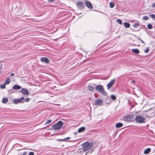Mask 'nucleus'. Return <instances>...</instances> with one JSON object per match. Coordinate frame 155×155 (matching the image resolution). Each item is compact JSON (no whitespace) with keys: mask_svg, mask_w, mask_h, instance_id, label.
Returning a JSON list of instances; mask_svg holds the SVG:
<instances>
[{"mask_svg":"<svg viewBox=\"0 0 155 155\" xmlns=\"http://www.w3.org/2000/svg\"><path fill=\"white\" fill-rule=\"evenodd\" d=\"M95 89L100 93H101L104 96L107 97L106 92L105 91L103 87L101 85H97L95 87Z\"/></svg>","mask_w":155,"mask_h":155,"instance_id":"f257e3e1","label":"nucleus"},{"mask_svg":"<svg viewBox=\"0 0 155 155\" xmlns=\"http://www.w3.org/2000/svg\"><path fill=\"white\" fill-rule=\"evenodd\" d=\"M63 124V122L60 120L57 122L55 124L53 125L52 127L54 130H60Z\"/></svg>","mask_w":155,"mask_h":155,"instance_id":"f03ea898","label":"nucleus"},{"mask_svg":"<svg viewBox=\"0 0 155 155\" xmlns=\"http://www.w3.org/2000/svg\"><path fill=\"white\" fill-rule=\"evenodd\" d=\"M136 121L139 123H143L145 122V118L141 116H137L135 118Z\"/></svg>","mask_w":155,"mask_h":155,"instance_id":"7ed1b4c3","label":"nucleus"},{"mask_svg":"<svg viewBox=\"0 0 155 155\" xmlns=\"http://www.w3.org/2000/svg\"><path fill=\"white\" fill-rule=\"evenodd\" d=\"M25 102V98L24 97H21L20 98H16L14 99L13 102L15 104L18 103H23Z\"/></svg>","mask_w":155,"mask_h":155,"instance_id":"20e7f679","label":"nucleus"},{"mask_svg":"<svg viewBox=\"0 0 155 155\" xmlns=\"http://www.w3.org/2000/svg\"><path fill=\"white\" fill-rule=\"evenodd\" d=\"M133 118V115H129L123 117L122 119L125 121H130Z\"/></svg>","mask_w":155,"mask_h":155,"instance_id":"39448f33","label":"nucleus"},{"mask_svg":"<svg viewBox=\"0 0 155 155\" xmlns=\"http://www.w3.org/2000/svg\"><path fill=\"white\" fill-rule=\"evenodd\" d=\"M83 145V150L84 151H87L91 148L90 143L88 142L84 143Z\"/></svg>","mask_w":155,"mask_h":155,"instance_id":"423d86ee","label":"nucleus"},{"mask_svg":"<svg viewBox=\"0 0 155 155\" xmlns=\"http://www.w3.org/2000/svg\"><path fill=\"white\" fill-rule=\"evenodd\" d=\"M95 105L96 106L103 105V101L100 98L96 99L95 101Z\"/></svg>","mask_w":155,"mask_h":155,"instance_id":"0eeeda50","label":"nucleus"},{"mask_svg":"<svg viewBox=\"0 0 155 155\" xmlns=\"http://www.w3.org/2000/svg\"><path fill=\"white\" fill-rule=\"evenodd\" d=\"M77 6L79 9H82L84 8V4L81 2H77Z\"/></svg>","mask_w":155,"mask_h":155,"instance_id":"6e6552de","label":"nucleus"},{"mask_svg":"<svg viewBox=\"0 0 155 155\" xmlns=\"http://www.w3.org/2000/svg\"><path fill=\"white\" fill-rule=\"evenodd\" d=\"M115 81V80L114 79L107 84V88L108 90L109 89L112 87L114 84Z\"/></svg>","mask_w":155,"mask_h":155,"instance_id":"1a4fd4ad","label":"nucleus"},{"mask_svg":"<svg viewBox=\"0 0 155 155\" xmlns=\"http://www.w3.org/2000/svg\"><path fill=\"white\" fill-rule=\"evenodd\" d=\"M85 4L88 8L91 9L93 8L92 5L89 1H86L85 2Z\"/></svg>","mask_w":155,"mask_h":155,"instance_id":"9d476101","label":"nucleus"},{"mask_svg":"<svg viewBox=\"0 0 155 155\" xmlns=\"http://www.w3.org/2000/svg\"><path fill=\"white\" fill-rule=\"evenodd\" d=\"M21 93L25 95H28L29 94L28 91L25 88H22L21 90Z\"/></svg>","mask_w":155,"mask_h":155,"instance_id":"9b49d317","label":"nucleus"},{"mask_svg":"<svg viewBox=\"0 0 155 155\" xmlns=\"http://www.w3.org/2000/svg\"><path fill=\"white\" fill-rule=\"evenodd\" d=\"M41 60L42 62H45L46 63H49V60L45 57H42L41 59Z\"/></svg>","mask_w":155,"mask_h":155,"instance_id":"f8f14e48","label":"nucleus"},{"mask_svg":"<svg viewBox=\"0 0 155 155\" xmlns=\"http://www.w3.org/2000/svg\"><path fill=\"white\" fill-rule=\"evenodd\" d=\"M123 124L122 123H118L115 125L116 127L117 128H120L123 126Z\"/></svg>","mask_w":155,"mask_h":155,"instance_id":"ddd939ff","label":"nucleus"},{"mask_svg":"<svg viewBox=\"0 0 155 155\" xmlns=\"http://www.w3.org/2000/svg\"><path fill=\"white\" fill-rule=\"evenodd\" d=\"M11 82V80L9 78H8L4 83L6 85L10 84Z\"/></svg>","mask_w":155,"mask_h":155,"instance_id":"4468645a","label":"nucleus"},{"mask_svg":"<svg viewBox=\"0 0 155 155\" xmlns=\"http://www.w3.org/2000/svg\"><path fill=\"white\" fill-rule=\"evenodd\" d=\"M8 101V99L7 97H4L2 100V102L3 103L5 104Z\"/></svg>","mask_w":155,"mask_h":155,"instance_id":"2eb2a0df","label":"nucleus"},{"mask_svg":"<svg viewBox=\"0 0 155 155\" xmlns=\"http://www.w3.org/2000/svg\"><path fill=\"white\" fill-rule=\"evenodd\" d=\"M132 51L136 54H138L140 53L139 51L137 49H133L132 50Z\"/></svg>","mask_w":155,"mask_h":155,"instance_id":"dca6fc26","label":"nucleus"},{"mask_svg":"<svg viewBox=\"0 0 155 155\" xmlns=\"http://www.w3.org/2000/svg\"><path fill=\"white\" fill-rule=\"evenodd\" d=\"M85 127H82L78 129V133L84 131L85 130Z\"/></svg>","mask_w":155,"mask_h":155,"instance_id":"f3484780","label":"nucleus"},{"mask_svg":"<svg viewBox=\"0 0 155 155\" xmlns=\"http://www.w3.org/2000/svg\"><path fill=\"white\" fill-rule=\"evenodd\" d=\"M12 88L14 89H19L21 88V87L18 85H15Z\"/></svg>","mask_w":155,"mask_h":155,"instance_id":"a211bd4d","label":"nucleus"},{"mask_svg":"<svg viewBox=\"0 0 155 155\" xmlns=\"http://www.w3.org/2000/svg\"><path fill=\"white\" fill-rule=\"evenodd\" d=\"M151 149L150 148H148L147 149L144 151V153L145 154H148L149 153Z\"/></svg>","mask_w":155,"mask_h":155,"instance_id":"6ab92c4d","label":"nucleus"},{"mask_svg":"<svg viewBox=\"0 0 155 155\" xmlns=\"http://www.w3.org/2000/svg\"><path fill=\"white\" fill-rule=\"evenodd\" d=\"M124 27L126 28H128L130 27V25L129 23H124Z\"/></svg>","mask_w":155,"mask_h":155,"instance_id":"aec40b11","label":"nucleus"},{"mask_svg":"<svg viewBox=\"0 0 155 155\" xmlns=\"http://www.w3.org/2000/svg\"><path fill=\"white\" fill-rule=\"evenodd\" d=\"M87 88L89 91H93L94 89V88L91 85L88 86Z\"/></svg>","mask_w":155,"mask_h":155,"instance_id":"412c9836","label":"nucleus"},{"mask_svg":"<svg viewBox=\"0 0 155 155\" xmlns=\"http://www.w3.org/2000/svg\"><path fill=\"white\" fill-rule=\"evenodd\" d=\"M109 5L110 8H113L114 7L115 4L113 2H110V3Z\"/></svg>","mask_w":155,"mask_h":155,"instance_id":"4be33fe9","label":"nucleus"},{"mask_svg":"<svg viewBox=\"0 0 155 155\" xmlns=\"http://www.w3.org/2000/svg\"><path fill=\"white\" fill-rule=\"evenodd\" d=\"M149 16L152 18L153 19H154V20L155 21V15L153 14H151L149 15Z\"/></svg>","mask_w":155,"mask_h":155,"instance_id":"5701e85b","label":"nucleus"},{"mask_svg":"<svg viewBox=\"0 0 155 155\" xmlns=\"http://www.w3.org/2000/svg\"><path fill=\"white\" fill-rule=\"evenodd\" d=\"M6 85L4 83L3 84L0 85V87L1 89H4L6 87Z\"/></svg>","mask_w":155,"mask_h":155,"instance_id":"b1692460","label":"nucleus"},{"mask_svg":"<svg viewBox=\"0 0 155 155\" xmlns=\"http://www.w3.org/2000/svg\"><path fill=\"white\" fill-rule=\"evenodd\" d=\"M117 22L119 24L121 25L122 23V20L119 19H118L117 20Z\"/></svg>","mask_w":155,"mask_h":155,"instance_id":"393cba45","label":"nucleus"},{"mask_svg":"<svg viewBox=\"0 0 155 155\" xmlns=\"http://www.w3.org/2000/svg\"><path fill=\"white\" fill-rule=\"evenodd\" d=\"M111 98L113 100H114L116 99L115 96L114 95H112L111 96Z\"/></svg>","mask_w":155,"mask_h":155,"instance_id":"a878e982","label":"nucleus"},{"mask_svg":"<svg viewBox=\"0 0 155 155\" xmlns=\"http://www.w3.org/2000/svg\"><path fill=\"white\" fill-rule=\"evenodd\" d=\"M51 120H48L47 121L45 122V125H47L50 123H51Z\"/></svg>","mask_w":155,"mask_h":155,"instance_id":"bb28decb","label":"nucleus"},{"mask_svg":"<svg viewBox=\"0 0 155 155\" xmlns=\"http://www.w3.org/2000/svg\"><path fill=\"white\" fill-rule=\"evenodd\" d=\"M147 28L149 29H151L152 28V25L151 24H148L147 25Z\"/></svg>","mask_w":155,"mask_h":155,"instance_id":"cd10ccee","label":"nucleus"},{"mask_svg":"<svg viewBox=\"0 0 155 155\" xmlns=\"http://www.w3.org/2000/svg\"><path fill=\"white\" fill-rule=\"evenodd\" d=\"M148 19H149L148 17L147 16H144L143 17V19L145 20H148Z\"/></svg>","mask_w":155,"mask_h":155,"instance_id":"c85d7f7f","label":"nucleus"},{"mask_svg":"<svg viewBox=\"0 0 155 155\" xmlns=\"http://www.w3.org/2000/svg\"><path fill=\"white\" fill-rule=\"evenodd\" d=\"M138 39L143 44V45H145L144 42L140 38H138Z\"/></svg>","mask_w":155,"mask_h":155,"instance_id":"c756f323","label":"nucleus"},{"mask_svg":"<svg viewBox=\"0 0 155 155\" xmlns=\"http://www.w3.org/2000/svg\"><path fill=\"white\" fill-rule=\"evenodd\" d=\"M139 25V24L138 23H135L133 25V27L135 28H136Z\"/></svg>","mask_w":155,"mask_h":155,"instance_id":"7c9ffc66","label":"nucleus"},{"mask_svg":"<svg viewBox=\"0 0 155 155\" xmlns=\"http://www.w3.org/2000/svg\"><path fill=\"white\" fill-rule=\"evenodd\" d=\"M149 48H147V49L144 51V52L145 53H147L149 51Z\"/></svg>","mask_w":155,"mask_h":155,"instance_id":"2f4dec72","label":"nucleus"},{"mask_svg":"<svg viewBox=\"0 0 155 155\" xmlns=\"http://www.w3.org/2000/svg\"><path fill=\"white\" fill-rule=\"evenodd\" d=\"M30 100V99L29 98H27L25 99V101L26 102H29Z\"/></svg>","mask_w":155,"mask_h":155,"instance_id":"473e14b6","label":"nucleus"},{"mask_svg":"<svg viewBox=\"0 0 155 155\" xmlns=\"http://www.w3.org/2000/svg\"><path fill=\"white\" fill-rule=\"evenodd\" d=\"M70 139V137H68L65 138L64 139V141H65L68 140H69Z\"/></svg>","mask_w":155,"mask_h":155,"instance_id":"72a5a7b5","label":"nucleus"},{"mask_svg":"<svg viewBox=\"0 0 155 155\" xmlns=\"http://www.w3.org/2000/svg\"><path fill=\"white\" fill-rule=\"evenodd\" d=\"M34 155V153L33 152H31L28 154V155Z\"/></svg>","mask_w":155,"mask_h":155,"instance_id":"f704fd0d","label":"nucleus"},{"mask_svg":"<svg viewBox=\"0 0 155 155\" xmlns=\"http://www.w3.org/2000/svg\"><path fill=\"white\" fill-rule=\"evenodd\" d=\"M58 141H64V139H58L57 140Z\"/></svg>","mask_w":155,"mask_h":155,"instance_id":"c9c22d12","label":"nucleus"},{"mask_svg":"<svg viewBox=\"0 0 155 155\" xmlns=\"http://www.w3.org/2000/svg\"><path fill=\"white\" fill-rule=\"evenodd\" d=\"M14 74L13 73H12L10 74V76L11 77L14 76Z\"/></svg>","mask_w":155,"mask_h":155,"instance_id":"e433bc0d","label":"nucleus"},{"mask_svg":"<svg viewBox=\"0 0 155 155\" xmlns=\"http://www.w3.org/2000/svg\"><path fill=\"white\" fill-rule=\"evenodd\" d=\"M48 1L50 2H53L55 1V0H48Z\"/></svg>","mask_w":155,"mask_h":155,"instance_id":"4c0bfd02","label":"nucleus"},{"mask_svg":"<svg viewBox=\"0 0 155 155\" xmlns=\"http://www.w3.org/2000/svg\"><path fill=\"white\" fill-rule=\"evenodd\" d=\"M152 6L153 7H155V3H153L152 5Z\"/></svg>","mask_w":155,"mask_h":155,"instance_id":"58836bf2","label":"nucleus"},{"mask_svg":"<svg viewBox=\"0 0 155 155\" xmlns=\"http://www.w3.org/2000/svg\"><path fill=\"white\" fill-rule=\"evenodd\" d=\"M26 152H24L22 154V155H26Z\"/></svg>","mask_w":155,"mask_h":155,"instance_id":"ea45409f","label":"nucleus"},{"mask_svg":"<svg viewBox=\"0 0 155 155\" xmlns=\"http://www.w3.org/2000/svg\"><path fill=\"white\" fill-rule=\"evenodd\" d=\"M135 82V81L134 80H133L131 81V83H134Z\"/></svg>","mask_w":155,"mask_h":155,"instance_id":"a19ab883","label":"nucleus"},{"mask_svg":"<svg viewBox=\"0 0 155 155\" xmlns=\"http://www.w3.org/2000/svg\"><path fill=\"white\" fill-rule=\"evenodd\" d=\"M10 91H11V90H8V92L9 93H10Z\"/></svg>","mask_w":155,"mask_h":155,"instance_id":"79ce46f5","label":"nucleus"},{"mask_svg":"<svg viewBox=\"0 0 155 155\" xmlns=\"http://www.w3.org/2000/svg\"><path fill=\"white\" fill-rule=\"evenodd\" d=\"M154 155H155V154Z\"/></svg>","mask_w":155,"mask_h":155,"instance_id":"37998d69","label":"nucleus"}]
</instances>
